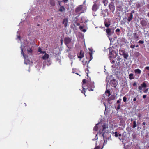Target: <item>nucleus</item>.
<instances>
[{
	"instance_id": "f257e3e1",
	"label": "nucleus",
	"mask_w": 149,
	"mask_h": 149,
	"mask_svg": "<svg viewBox=\"0 0 149 149\" xmlns=\"http://www.w3.org/2000/svg\"><path fill=\"white\" fill-rule=\"evenodd\" d=\"M71 39L69 37H65L64 38V43L66 46L67 47L70 49V47H69L68 45L71 42Z\"/></svg>"
},
{
	"instance_id": "f03ea898",
	"label": "nucleus",
	"mask_w": 149,
	"mask_h": 149,
	"mask_svg": "<svg viewBox=\"0 0 149 149\" xmlns=\"http://www.w3.org/2000/svg\"><path fill=\"white\" fill-rule=\"evenodd\" d=\"M88 87L90 88L89 91H93V89L95 88L94 83L93 82H87Z\"/></svg>"
},
{
	"instance_id": "7ed1b4c3",
	"label": "nucleus",
	"mask_w": 149,
	"mask_h": 149,
	"mask_svg": "<svg viewBox=\"0 0 149 149\" xmlns=\"http://www.w3.org/2000/svg\"><path fill=\"white\" fill-rule=\"evenodd\" d=\"M108 14V10L107 9L102 10L101 11V16L103 17L107 16Z\"/></svg>"
},
{
	"instance_id": "20e7f679",
	"label": "nucleus",
	"mask_w": 149,
	"mask_h": 149,
	"mask_svg": "<svg viewBox=\"0 0 149 149\" xmlns=\"http://www.w3.org/2000/svg\"><path fill=\"white\" fill-rule=\"evenodd\" d=\"M82 88H83V90L81 91V92L82 93H84V95L85 96H86V95L85 94V90H86L88 88H85V86H84V84H86V80L85 79H83L82 80Z\"/></svg>"
},
{
	"instance_id": "39448f33",
	"label": "nucleus",
	"mask_w": 149,
	"mask_h": 149,
	"mask_svg": "<svg viewBox=\"0 0 149 149\" xmlns=\"http://www.w3.org/2000/svg\"><path fill=\"white\" fill-rule=\"evenodd\" d=\"M106 32L107 33V35L109 37L110 42H111V41L112 40V38L110 37V36L111 35V29L109 28H108L106 29ZM111 42H110V45H111Z\"/></svg>"
},
{
	"instance_id": "423d86ee",
	"label": "nucleus",
	"mask_w": 149,
	"mask_h": 149,
	"mask_svg": "<svg viewBox=\"0 0 149 149\" xmlns=\"http://www.w3.org/2000/svg\"><path fill=\"white\" fill-rule=\"evenodd\" d=\"M110 21L109 19H106L104 22L105 26L106 27H108L110 25Z\"/></svg>"
},
{
	"instance_id": "0eeeda50",
	"label": "nucleus",
	"mask_w": 149,
	"mask_h": 149,
	"mask_svg": "<svg viewBox=\"0 0 149 149\" xmlns=\"http://www.w3.org/2000/svg\"><path fill=\"white\" fill-rule=\"evenodd\" d=\"M68 22V19L67 18H65L62 22V24L64 25V26L66 28L67 26Z\"/></svg>"
},
{
	"instance_id": "6e6552de",
	"label": "nucleus",
	"mask_w": 149,
	"mask_h": 149,
	"mask_svg": "<svg viewBox=\"0 0 149 149\" xmlns=\"http://www.w3.org/2000/svg\"><path fill=\"white\" fill-rule=\"evenodd\" d=\"M92 53V51H91V52H88V54H89V55L90 57V59L89 61H88V62H87V61H86V62L85 63H86L87 62V67H88V64L89 63V61L91 60L93 58Z\"/></svg>"
},
{
	"instance_id": "1a4fd4ad",
	"label": "nucleus",
	"mask_w": 149,
	"mask_h": 149,
	"mask_svg": "<svg viewBox=\"0 0 149 149\" xmlns=\"http://www.w3.org/2000/svg\"><path fill=\"white\" fill-rule=\"evenodd\" d=\"M108 49H109V57L110 59V60H111V58H112V48H111V47H110L108 48Z\"/></svg>"
},
{
	"instance_id": "9d476101",
	"label": "nucleus",
	"mask_w": 149,
	"mask_h": 149,
	"mask_svg": "<svg viewBox=\"0 0 149 149\" xmlns=\"http://www.w3.org/2000/svg\"><path fill=\"white\" fill-rule=\"evenodd\" d=\"M140 23L142 25V26H145L147 24V22L144 20H142L140 21Z\"/></svg>"
},
{
	"instance_id": "9b49d317",
	"label": "nucleus",
	"mask_w": 149,
	"mask_h": 149,
	"mask_svg": "<svg viewBox=\"0 0 149 149\" xmlns=\"http://www.w3.org/2000/svg\"><path fill=\"white\" fill-rule=\"evenodd\" d=\"M107 77H106V81L107 82V88L109 87L110 85L111 86H112V84L111 83V80H110V82H109V80H108V78H107Z\"/></svg>"
},
{
	"instance_id": "f8f14e48",
	"label": "nucleus",
	"mask_w": 149,
	"mask_h": 149,
	"mask_svg": "<svg viewBox=\"0 0 149 149\" xmlns=\"http://www.w3.org/2000/svg\"><path fill=\"white\" fill-rule=\"evenodd\" d=\"M82 9V7L81 6H79L78 7L75 9V11L76 13H77L80 11H81Z\"/></svg>"
},
{
	"instance_id": "ddd939ff",
	"label": "nucleus",
	"mask_w": 149,
	"mask_h": 149,
	"mask_svg": "<svg viewBox=\"0 0 149 149\" xmlns=\"http://www.w3.org/2000/svg\"><path fill=\"white\" fill-rule=\"evenodd\" d=\"M78 56V58H79L81 59L83 58L84 56V53L81 50L80 52L79 55Z\"/></svg>"
},
{
	"instance_id": "4468645a",
	"label": "nucleus",
	"mask_w": 149,
	"mask_h": 149,
	"mask_svg": "<svg viewBox=\"0 0 149 149\" xmlns=\"http://www.w3.org/2000/svg\"><path fill=\"white\" fill-rule=\"evenodd\" d=\"M49 55L47 53H45L44 55L42 57V58L43 60H47L49 58Z\"/></svg>"
},
{
	"instance_id": "2eb2a0df",
	"label": "nucleus",
	"mask_w": 149,
	"mask_h": 149,
	"mask_svg": "<svg viewBox=\"0 0 149 149\" xmlns=\"http://www.w3.org/2000/svg\"><path fill=\"white\" fill-rule=\"evenodd\" d=\"M98 8V6L96 4H93L92 6V10L93 11H95Z\"/></svg>"
},
{
	"instance_id": "dca6fc26",
	"label": "nucleus",
	"mask_w": 149,
	"mask_h": 149,
	"mask_svg": "<svg viewBox=\"0 0 149 149\" xmlns=\"http://www.w3.org/2000/svg\"><path fill=\"white\" fill-rule=\"evenodd\" d=\"M123 55V56L124 58L125 59H127L129 56V55L128 54V53L127 52H125L123 55Z\"/></svg>"
},
{
	"instance_id": "f3484780",
	"label": "nucleus",
	"mask_w": 149,
	"mask_h": 149,
	"mask_svg": "<svg viewBox=\"0 0 149 149\" xmlns=\"http://www.w3.org/2000/svg\"><path fill=\"white\" fill-rule=\"evenodd\" d=\"M133 35L134 36V39L137 40L139 39V36L137 34V33H133Z\"/></svg>"
},
{
	"instance_id": "a211bd4d",
	"label": "nucleus",
	"mask_w": 149,
	"mask_h": 149,
	"mask_svg": "<svg viewBox=\"0 0 149 149\" xmlns=\"http://www.w3.org/2000/svg\"><path fill=\"white\" fill-rule=\"evenodd\" d=\"M50 3L53 6H54L55 5V2L54 0H50Z\"/></svg>"
},
{
	"instance_id": "6ab92c4d",
	"label": "nucleus",
	"mask_w": 149,
	"mask_h": 149,
	"mask_svg": "<svg viewBox=\"0 0 149 149\" xmlns=\"http://www.w3.org/2000/svg\"><path fill=\"white\" fill-rule=\"evenodd\" d=\"M65 8L63 6H61L60 7V8L59 9V11L62 12L63 11H65Z\"/></svg>"
},
{
	"instance_id": "aec40b11",
	"label": "nucleus",
	"mask_w": 149,
	"mask_h": 149,
	"mask_svg": "<svg viewBox=\"0 0 149 149\" xmlns=\"http://www.w3.org/2000/svg\"><path fill=\"white\" fill-rule=\"evenodd\" d=\"M133 15L132 13H131L130 14V16L128 17V19H127L128 21L129 22H130L131 21L133 18Z\"/></svg>"
},
{
	"instance_id": "412c9836",
	"label": "nucleus",
	"mask_w": 149,
	"mask_h": 149,
	"mask_svg": "<svg viewBox=\"0 0 149 149\" xmlns=\"http://www.w3.org/2000/svg\"><path fill=\"white\" fill-rule=\"evenodd\" d=\"M105 93L106 95L108 97H109L110 95V91L109 90H107Z\"/></svg>"
},
{
	"instance_id": "4be33fe9",
	"label": "nucleus",
	"mask_w": 149,
	"mask_h": 149,
	"mask_svg": "<svg viewBox=\"0 0 149 149\" xmlns=\"http://www.w3.org/2000/svg\"><path fill=\"white\" fill-rule=\"evenodd\" d=\"M134 72L136 73L140 74L141 72V71L139 69H137L135 70Z\"/></svg>"
},
{
	"instance_id": "5701e85b",
	"label": "nucleus",
	"mask_w": 149,
	"mask_h": 149,
	"mask_svg": "<svg viewBox=\"0 0 149 149\" xmlns=\"http://www.w3.org/2000/svg\"><path fill=\"white\" fill-rule=\"evenodd\" d=\"M79 28L80 30L82 31L85 32L86 31V29H83V28H84L83 26H80Z\"/></svg>"
},
{
	"instance_id": "b1692460",
	"label": "nucleus",
	"mask_w": 149,
	"mask_h": 149,
	"mask_svg": "<svg viewBox=\"0 0 149 149\" xmlns=\"http://www.w3.org/2000/svg\"><path fill=\"white\" fill-rule=\"evenodd\" d=\"M134 74L133 73H131L129 74V78L130 79L132 80L134 78Z\"/></svg>"
},
{
	"instance_id": "393cba45",
	"label": "nucleus",
	"mask_w": 149,
	"mask_h": 149,
	"mask_svg": "<svg viewBox=\"0 0 149 149\" xmlns=\"http://www.w3.org/2000/svg\"><path fill=\"white\" fill-rule=\"evenodd\" d=\"M112 81H113L114 82H115L114 84H113V86H112V87H114L115 88L118 84V82L116 81V80L114 79H112Z\"/></svg>"
},
{
	"instance_id": "a878e982",
	"label": "nucleus",
	"mask_w": 149,
	"mask_h": 149,
	"mask_svg": "<svg viewBox=\"0 0 149 149\" xmlns=\"http://www.w3.org/2000/svg\"><path fill=\"white\" fill-rule=\"evenodd\" d=\"M141 86L142 88H145L147 87V85L145 82H143L141 84Z\"/></svg>"
},
{
	"instance_id": "bb28decb",
	"label": "nucleus",
	"mask_w": 149,
	"mask_h": 149,
	"mask_svg": "<svg viewBox=\"0 0 149 149\" xmlns=\"http://www.w3.org/2000/svg\"><path fill=\"white\" fill-rule=\"evenodd\" d=\"M102 3L105 6H106L108 3V0H102Z\"/></svg>"
},
{
	"instance_id": "cd10ccee",
	"label": "nucleus",
	"mask_w": 149,
	"mask_h": 149,
	"mask_svg": "<svg viewBox=\"0 0 149 149\" xmlns=\"http://www.w3.org/2000/svg\"><path fill=\"white\" fill-rule=\"evenodd\" d=\"M111 100H112V98L111 97H111H109L108 98V103L111 104L112 103Z\"/></svg>"
},
{
	"instance_id": "c85d7f7f",
	"label": "nucleus",
	"mask_w": 149,
	"mask_h": 149,
	"mask_svg": "<svg viewBox=\"0 0 149 149\" xmlns=\"http://www.w3.org/2000/svg\"><path fill=\"white\" fill-rule=\"evenodd\" d=\"M120 104H117V107L116 106L117 105V104H116V105L115 106V107L116 108V109L117 111H118L119 109H120Z\"/></svg>"
},
{
	"instance_id": "c756f323",
	"label": "nucleus",
	"mask_w": 149,
	"mask_h": 149,
	"mask_svg": "<svg viewBox=\"0 0 149 149\" xmlns=\"http://www.w3.org/2000/svg\"><path fill=\"white\" fill-rule=\"evenodd\" d=\"M99 123L97 124H96V125L93 128L94 130L95 131H97L98 129V127L97 125L99 124Z\"/></svg>"
},
{
	"instance_id": "7c9ffc66",
	"label": "nucleus",
	"mask_w": 149,
	"mask_h": 149,
	"mask_svg": "<svg viewBox=\"0 0 149 149\" xmlns=\"http://www.w3.org/2000/svg\"><path fill=\"white\" fill-rule=\"evenodd\" d=\"M125 51L123 50H119V54L120 55H122L125 52Z\"/></svg>"
},
{
	"instance_id": "2f4dec72",
	"label": "nucleus",
	"mask_w": 149,
	"mask_h": 149,
	"mask_svg": "<svg viewBox=\"0 0 149 149\" xmlns=\"http://www.w3.org/2000/svg\"><path fill=\"white\" fill-rule=\"evenodd\" d=\"M133 128H135L136 126V124L135 121H134L133 122Z\"/></svg>"
},
{
	"instance_id": "473e14b6",
	"label": "nucleus",
	"mask_w": 149,
	"mask_h": 149,
	"mask_svg": "<svg viewBox=\"0 0 149 149\" xmlns=\"http://www.w3.org/2000/svg\"><path fill=\"white\" fill-rule=\"evenodd\" d=\"M28 52V53H31L32 52V50L31 48H30L29 49L27 50Z\"/></svg>"
},
{
	"instance_id": "72a5a7b5",
	"label": "nucleus",
	"mask_w": 149,
	"mask_h": 149,
	"mask_svg": "<svg viewBox=\"0 0 149 149\" xmlns=\"http://www.w3.org/2000/svg\"><path fill=\"white\" fill-rule=\"evenodd\" d=\"M123 100L124 102H126L127 101V98L125 96H124L123 98Z\"/></svg>"
},
{
	"instance_id": "f704fd0d",
	"label": "nucleus",
	"mask_w": 149,
	"mask_h": 149,
	"mask_svg": "<svg viewBox=\"0 0 149 149\" xmlns=\"http://www.w3.org/2000/svg\"><path fill=\"white\" fill-rule=\"evenodd\" d=\"M136 7L137 8H139L141 7V5L138 3H137L136 4Z\"/></svg>"
},
{
	"instance_id": "c9c22d12",
	"label": "nucleus",
	"mask_w": 149,
	"mask_h": 149,
	"mask_svg": "<svg viewBox=\"0 0 149 149\" xmlns=\"http://www.w3.org/2000/svg\"><path fill=\"white\" fill-rule=\"evenodd\" d=\"M21 54H22L23 55V56H24V57H25V56H24V52H23V49H22V48H21Z\"/></svg>"
},
{
	"instance_id": "e433bc0d",
	"label": "nucleus",
	"mask_w": 149,
	"mask_h": 149,
	"mask_svg": "<svg viewBox=\"0 0 149 149\" xmlns=\"http://www.w3.org/2000/svg\"><path fill=\"white\" fill-rule=\"evenodd\" d=\"M142 87L141 86H139L138 87V89L140 90V92H142V91H141V90H142Z\"/></svg>"
},
{
	"instance_id": "4c0bfd02",
	"label": "nucleus",
	"mask_w": 149,
	"mask_h": 149,
	"mask_svg": "<svg viewBox=\"0 0 149 149\" xmlns=\"http://www.w3.org/2000/svg\"><path fill=\"white\" fill-rule=\"evenodd\" d=\"M135 45L132 44L130 46V47L131 48L133 49L135 47Z\"/></svg>"
},
{
	"instance_id": "58836bf2",
	"label": "nucleus",
	"mask_w": 149,
	"mask_h": 149,
	"mask_svg": "<svg viewBox=\"0 0 149 149\" xmlns=\"http://www.w3.org/2000/svg\"><path fill=\"white\" fill-rule=\"evenodd\" d=\"M144 42L143 40H139L138 42V43L141 44H143Z\"/></svg>"
},
{
	"instance_id": "ea45409f",
	"label": "nucleus",
	"mask_w": 149,
	"mask_h": 149,
	"mask_svg": "<svg viewBox=\"0 0 149 149\" xmlns=\"http://www.w3.org/2000/svg\"><path fill=\"white\" fill-rule=\"evenodd\" d=\"M114 136L115 137H117L118 136V133L117 132H115V133Z\"/></svg>"
},
{
	"instance_id": "a19ab883",
	"label": "nucleus",
	"mask_w": 149,
	"mask_h": 149,
	"mask_svg": "<svg viewBox=\"0 0 149 149\" xmlns=\"http://www.w3.org/2000/svg\"><path fill=\"white\" fill-rule=\"evenodd\" d=\"M120 31V30L119 28H117L115 31L116 33H119Z\"/></svg>"
},
{
	"instance_id": "79ce46f5",
	"label": "nucleus",
	"mask_w": 149,
	"mask_h": 149,
	"mask_svg": "<svg viewBox=\"0 0 149 149\" xmlns=\"http://www.w3.org/2000/svg\"><path fill=\"white\" fill-rule=\"evenodd\" d=\"M111 3H112V2H111L109 4V8L110 10H111V8L112 7V4H111Z\"/></svg>"
},
{
	"instance_id": "37998d69",
	"label": "nucleus",
	"mask_w": 149,
	"mask_h": 149,
	"mask_svg": "<svg viewBox=\"0 0 149 149\" xmlns=\"http://www.w3.org/2000/svg\"><path fill=\"white\" fill-rule=\"evenodd\" d=\"M120 101H121V100H118L117 101V104H120Z\"/></svg>"
},
{
	"instance_id": "c03bdc74",
	"label": "nucleus",
	"mask_w": 149,
	"mask_h": 149,
	"mask_svg": "<svg viewBox=\"0 0 149 149\" xmlns=\"http://www.w3.org/2000/svg\"><path fill=\"white\" fill-rule=\"evenodd\" d=\"M148 88H146V89L143 92L145 93H146L148 92Z\"/></svg>"
},
{
	"instance_id": "a18cd8bd",
	"label": "nucleus",
	"mask_w": 149,
	"mask_h": 149,
	"mask_svg": "<svg viewBox=\"0 0 149 149\" xmlns=\"http://www.w3.org/2000/svg\"><path fill=\"white\" fill-rule=\"evenodd\" d=\"M38 52H40V53H41V52H42V50L39 47L38 48Z\"/></svg>"
},
{
	"instance_id": "49530a36",
	"label": "nucleus",
	"mask_w": 149,
	"mask_h": 149,
	"mask_svg": "<svg viewBox=\"0 0 149 149\" xmlns=\"http://www.w3.org/2000/svg\"><path fill=\"white\" fill-rule=\"evenodd\" d=\"M132 136L133 139H135L136 137V135L135 134H132Z\"/></svg>"
},
{
	"instance_id": "de8ad7c7",
	"label": "nucleus",
	"mask_w": 149,
	"mask_h": 149,
	"mask_svg": "<svg viewBox=\"0 0 149 149\" xmlns=\"http://www.w3.org/2000/svg\"><path fill=\"white\" fill-rule=\"evenodd\" d=\"M145 69H147V70H149V66L146 67L145 68Z\"/></svg>"
},
{
	"instance_id": "09e8293b",
	"label": "nucleus",
	"mask_w": 149,
	"mask_h": 149,
	"mask_svg": "<svg viewBox=\"0 0 149 149\" xmlns=\"http://www.w3.org/2000/svg\"><path fill=\"white\" fill-rule=\"evenodd\" d=\"M146 95H144L143 96V98L145 99L146 97Z\"/></svg>"
},
{
	"instance_id": "8fccbe9b",
	"label": "nucleus",
	"mask_w": 149,
	"mask_h": 149,
	"mask_svg": "<svg viewBox=\"0 0 149 149\" xmlns=\"http://www.w3.org/2000/svg\"><path fill=\"white\" fill-rule=\"evenodd\" d=\"M133 100L134 101H135L136 100V97L134 98L133 99Z\"/></svg>"
},
{
	"instance_id": "3c124183",
	"label": "nucleus",
	"mask_w": 149,
	"mask_h": 149,
	"mask_svg": "<svg viewBox=\"0 0 149 149\" xmlns=\"http://www.w3.org/2000/svg\"><path fill=\"white\" fill-rule=\"evenodd\" d=\"M41 53H43V54L45 53H45H46V52H45V51H42V52H41Z\"/></svg>"
},
{
	"instance_id": "603ef678",
	"label": "nucleus",
	"mask_w": 149,
	"mask_h": 149,
	"mask_svg": "<svg viewBox=\"0 0 149 149\" xmlns=\"http://www.w3.org/2000/svg\"><path fill=\"white\" fill-rule=\"evenodd\" d=\"M61 41V45L62 44H63V40L62 39H61L60 40Z\"/></svg>"
},
{
	"instance_id": "864d4df0",
	"label": "nucleus",
	"mask_w": 149,
	"mask_h": 149,
	"mask_svg": "<svg viewBox=\"0 0 149 149\" xmlns=\"http://www.w3.org/2000/svg\"><path fill=\"white\" fill-rule=\"evenodd\" d=\"M147 8L149 9V4H148L146 6Z\"/></svg>"
},
{
	"instance_id": "5fc2aeb1",
	"label": "nucleus",
	"mask_w": 149,
	"mask_h": 149,
	"mask_svg": "<svg viewBox=\"0 0 149 149\" xmlns=\"http://www.w3.org/2000/svg\"><path fill=\"white\" fill-rule=\"evenodd\" d=\"M136 82H134V83L133 84V86H135L136 85Z\"/></svg>"
},
{
	"instance_id": "6e6d98bb",
	"label": "nucleus",
	"mask_w": 149,
	"mask_h": 149,
	"mask_svg": "<svg viewBox=\"0 0 149 149\" xmlns=\"http://www.w3.org/2000/svg\"><path fill=\"white\" fill-rule=\"evenodd\" d=\"M68 0H63V2H66L68 1Z\"/></svg>"
},
{
	"instance_id": "4d7b16f0",
	"label": "nucleus",
	"mask_w": 149,
	"mask_h": 149,
	"mask_svg": "<svg viewBox=\"0 0 149 149\" xmlns=\"http://www.w3.org/2000/svg\"><path fill=\"white\" fill-rule=\"evenodd\" d=\"M105 125H103L102 127H103V128L104 129H105Z\"/></svg>"
},
{
	"instance_id": "13d9d810",
	"label": "nucleus",
	"mask_w": 149,
	"mask_h": 149,
	"mask_svg": "<svg viewBox=\"0 0 149 149\" xmlns=\"http://www.w3.org/2000/svg\"><path fill=\"white\" fill-rule=\"evenodd\" d=\"M142 124L143 125H145V124H146L145 122H143V123H142Z\"/></svg>"
},
{
	"instance_id": "bf43d9fd",
	"label": "nucleus",
	"mask_w": 149,
	"mask_h": 149,
	"mask_svg": "<svg viewBox=\"0 0 149 149\" xmlns=\"http://www.w3.org/2000/svg\"><path fill=\"white\" fill-rule=\"evenodd\" d=\"M80 24L79 23H77V26H79V25H80Z\"/></svg>"
},
{
	"instance_id": "052dcab7",
	"label": "nucleus",
	"mask_w": 149,
	"mask_h": 149,
	"mask_svg": "<svg viewBox=\"0 0 149 149\" xmlns=\"http://www.w3.org/2000/svg\"><path fill=\"white\" fill-rule=\"evenodd\" d=\"M147 15L148 16V17H149V12L148 13Z\"/></svg>"
},
{
	"instance_id": "680f3d73",
	"label": "nucleus",
	"mask_w": 149,
	"mask_h": 149,
	"mask_svg": "<svg viewBox=\"0 0 149 149\" xmlns=\"http://www.w3.org/2000/svg\"><path fill=\"white\" fill-rule=\"evenodd\" d=\"M136 46V47H139V45H136V46Z\"/></svg>"
},
{
	"instance_id": "e2e57ef3",
	"label": "nucleus",
	"mask_w": 149,
	"mask_h": 149,
	"mask_svg": "<svg viewBox=\"0 0 149 149\" xmlns=\"http://www.w3.org/2000/svg\"><path fill=\"white\" fill-rule=\"evenodd\" d=\"M112 63H113L115 62V61L114 60H112Z\"/></svg>"
},
{
	"instance_id": "0e129e2a",
	"label": "nucleus",
	"mask_w": 149,
	"mask_h": 149,
	"mask_svg": "<svg viewBox=\"0 0 149 149\" xmlns=\"http://www.w3.org/2000/svg\"><path fill=\"white\" fill-rule=\"evenodd\" d=\"M138 116V117H141V116H140V115H139Z\"/></svg>"
},
{
	"instance_id": "69168bd1",
	"label": "nucleus",
	"mask_w": 149,
	"mask_h": 149,
	"mask_svg": "<svg viewBox=\"0 0 149 149\" xmlns=\"http://www.w3.org/2000/svg\"><path fill=\"white\" fill-rule=\"evenodd\" d=\"M119 136H121V134H119Z\"/></svg>"
},
{
	"instance_id": "338daca9",
	"label": "nucleus",
	"mask_w": 149,
	"mask_h": 149,
	"mask_svg": "<svg viewBox=\"0 0 149 149\" xmlns=\"http://www.w3.org/2000/svg\"><path fill=\"white\" fill-rule=\"evenodd\" d=\"M132 120H133V119H132V118H131V121H132Z\"/></svg>"
},
{
	"instance_id": "774afa93",
	"label": "nucleus",
	"mask_w": 149,
	"mask_h": 149,
	"mask_svg": "<svg viewBox=\"0 0 149 149\" xmlns=\"http://www.w3.org/2000/svg\"><path fill=\"white\" fill-rule=\"evenodd\" d=\"M112 54H113L114 52H113V51L112 50Z\"/></svg>"
}]
</instances>
